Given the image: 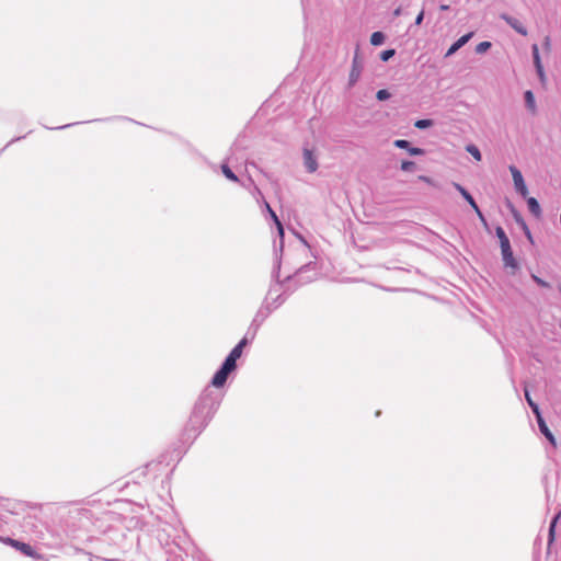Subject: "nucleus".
I'll list each match as a JSON object with an SVG mask.
<instances>
[{
    "instance_id": "72a5a7b5",
    "label": "nucleus",
    "mask_w": 561,
    "mask_h": 561,
    "mask_svg": "<svg viewBox=\"0 0 561 561\" xmlns=\"http://www.w3.org/2000/svg\"><path fill=\"white\" fill-rule=\"evenodd\" d=\"M531 279L542 288H551V285L548 282L543 280L542 278L535 274H531Z\"/></svg>"
},
{
    "instance_id": "c85d7f7f",
    "label": "nucleus",
    "mask_w": 561,
    "mask_h": 561,
    "mask_svg": "<svg viewBox=\"0 0 561 561\" xmlns=\"http://www.w3.org/2000/svg\"><path fill=\"white\" fill-rule=\"evenodd\" d=\"M433 125V121L430 119V118H424V119H417L415 123H414V126L419 129H426L428 127H431Z\"/></svg>"
},
{
    "instance_id": "dca6fc26",
    "label": "nucleus",
    "mask_w": 561,
    "mask_h": 561,
    "mask_svg": "<svg viewBox=\"0 0 561 561\" xmlns=\"http://www.w3.org/2000/svg\"><path fill=\"white\" fill-rule=\"evenodd\" d=\"M453 186L460 193V195L463 197V199L470 205V207L474 210L479 206L477 202L474 201L473 196L470 194V192L463 187L461 184L454 182Z\"/></svg>"
},
{
    "instance_id": "aec40b11",
    "label": "nucleus",
    "mask_w": 561,
    "mask_h": 561,
    "mask_svg": "<svg viewBox=\"0 0 561 561\" xmlns=\"http://www.w3.org/2000/svg\"><path fill=\"white\" fill-rule=\"evenodd\" d=\"M495 234L499 238L500 247L501 248H504L506 245L507 247L511 245L510 239H508V237L506 236V232L504 231V229L501 226H497L495 228Z\"/></svg>"
},
{
    "instance_id": "e433bc0d",
    "label": "nucleus",
    "mask_w": 561,
    "mask_h": 561,
    "mask_svg": "<svg viewBox=\"0 0 561 561\" xmlns=\"http://www.w3.org/2000/svg\"><path fill=\"white\" fill-rule=\"evenodd\" d=\"M242 352L243 351L238 345H234V347L229 352V355L238 360L242 356Z\"/></svg>"
},
{
    "instance_id": "603ef678",
    "label": "nucleus",
    "mask_w": 561,
    "mask_h": 561,
    "mask_svg": "<svg viewBox=\"0 0 561 561\" xmlns=\"http://www.w3.org/2000/svg\"><path fill=\"white\" fill-rule=\"evenodd\" d=\"M255 191L257 192L259 195L262 196V193H261V191L257 187H255Z\"/></svg>"
},
{
    "instance_id": "8fccbe9b",
    "label": "nucleus",
    "mask_w": 561,
    "mask_h": 561,
    "mask_svg": "<svg viewBox=\"0 0 561 561\" xmlns=\"http://www.w3.org/2000/svg\"><path fill=\"white\" fill-rule=\"evenodd\" d=\"M301 1V5L304 8V11L306 10V3H307V0H300Z\"/></svg>"
},
{
    "instance_id": "ea45409f",
    "label": "nucleus",
    "mask_w": 561,
    "mask_h": 561,
    "mask_svg": "<svg viewBox=\"0 0 561 561\" xmlns=\"http://www.w3.org/2000/svg\"><path fill=\"white\" fill-rule=\"evenodd\" d=\"M479 220L481 221V224L484 226V227H488V220L485 218V216L483 215V213L481 211L480 207H478L477 209H474Z\"/></svg>"
},
{
    "instance_id": "393cba45",
    "label": "nucleus",
    "mask_w": 561,
    "mask_h": 561,
    "mask_svg": "<svg viewBox=\"0 0 561 561\" xmlns=\"http://www.w3.org/2000/svg\"><path fill=\"white\" fill-rule=\"evenodd\" d=\"M221 172L222 174L232 182H239V178L237 174L229 168L227 163L221 164Z\"/></svg>"
},
{
    "instance_id": "6ab92c4d",
    "label": "nucleus",
    "mask_w": 561,
    "mask_h": 561,
    "mask_svg": "<svg viewBox=\"0 0 561 561\" xmlns=\"http://www.w3.org/2000/svg\"><path fill=\"white\" fill-rule=\"evenodd\" d=\"M527 206L529 211L536 217L541 216V207L539 202L535 197H526Z\"/></svg>"
},
{
    "instance_id": "c756f323",
    "label": "nucleus",
    "mask_w": 561,
    "mask_h": 561,
    "mask_svg": "<svg viewBox=\"0 0 561 561\" xmlns=\"http://www.w3.org/2000/svg\"><path fill=\"white\" fill-rule=\"evenodd\" d=\"M492 44L488 41L481 42L476 46L477 54H484L491 48Z\"/></svg>"
},
{
    "instance_id": "1a4fd4ad",
    "label": "nucleus",
    "mask_w": 561,
    "mask_h": 561,
    "mask_svg": "<svg viewBox=\"0 0 561 561\" xmlns=\"http://www.w3.org/2000/svg\"><path fill=\"white\" fill-rule=\"evenodd\" d=\"M501 20H503L507 25H510L514 31H516L518 34L526 36L527 35V28L526 26L516 18L507 14L502 13L500 15Z\"/></svg>"
},
{
    "instance_id": "de8ad7c7",
    "label": "nucleus",
    "mask_w": 561,
    "mask_h": 561,
    "mask_svg": "<svg viewBox=\"0 0 561 561\" xmlns=\"http://www.w3.org/2000/svg\"><path fill=\"white\" fill-rule=\"evenodd\" d=\"M449 8H450V7H449L448 4H440V5H439V9H440L442 11H447V10H449Z\"/></svg>"
},
{
    "instance_id": "9b49d317",
    "label": "nucleus",
    "mask_w": 561,
    "mask_h": 561,
    "mask_svg": "<svg viewBox=\"0 0 561 561\" xmlns=\"http://www.w3.org/2000/svg\"><path fill=\"white\" fill-rule=\"evenodd\" d=\"M393 146L399 149H404L409 152V154L417 157L425 154V150L420 147H413L411 142L407 139H397L393 141Z\"/></svg>"
},
{
    "instance_id": "f03ea898",
    "label": "nucleus",
    "mask_w": 561,
    "mask_h": 561,
    "mask_svg": "<svg viewBox=\"0 0 561 561\" xmlns=\"http://www.w3.org/2000/svg\"><path fill=\"white\" fill-rule=\"evenodd\" d=\"M224 393L207 386L196 400L190 419L184 427L185 440H194L205 430L217 412Z\"/></svg>"
},
{
    "instance_id": "cd10ccee",
    "label": "nucleus",
    "mask_w": 561,
    "mask_h": 561,
    "mask_svg": "<svg viewBox=\"0 0 561 561\" xmlns=\"http://www.w3.org/2000/svg\"><path fill=\"white\" fill-rule=\"evenodd\" d=\"M0 510H4L8 513L14 514V505L10 500L0 499Z\"/></svg>"
},
{
    "instance_id": "c03bdc74",
    "label": "nucleus",
    "mask_w": 561,
    "mask_h": 561,
    "mask_svg": "<svg viewBox=\"0 0 561 561\" xmlns=\"http://www.w3.org/2000/svg\"><path fill=\"white\" fill-rule=\"evenodd\" d=\"M78 123H71V124H66V125H62V126H58V127H47L48 129H66V128H69L73 125H77Z\"/></svg>"
},
{
    "instance_id": "09e8293b",
    "label": "nucleus",
    "mask_w": 561,
    "mask_h": 561,
    "mask_svg": "<svg viewBox=\"0 0 561 561\" xmlns=\"http://www.w3.org/2000/svg\"><path fill=\"white\" fill-rule=\"evenodd\" d=\"M75 534H76V529L75 528L67 530V535L68 536H75Z\"/></svg>"
},
{
    "instance_id": "f704fd0d",
    "label": "nucleus",
    "mask_w": 561,
    "mask_h": 561,
    "mask_svg": "<svg viewBox=\"0 0 561 561\" xmlns=\"http://www.w3.org/2000/svg\"><path fill=\"white\" fill-rule=\"evenodd\" d=\"M112 119H121V121H130V122H134L133 119H130V118H128V117H125V116H115V117H106V118H99V119L87 121L85 123H92V122H107V121H112Z\"/></svg>"
},
{
    "instance_id": "a211bd4d",
    "label": "nucleus",
    "mask_w": 561,
    "mask_h": 561,
    "mask_svg": "<svg viewBox=\"0 0 561 561\" xmlns=\"http://www.w3.org/2000/svg\"><path fill=\"white\" fill-rule=\"evenodd\" d=\"M561 517V511H559L551 519L548 531V545L550 546L556 538V527L559 518Z\"/></svg>"
},
{
    "instance_id": "f8f14e48",
    "label": "nucleus",
    "mask_w": 561,
    "mask_h": 561,
    "mask_svg": "<svg viewBox=\"0 0 561 561\" xmlns=\"http://www.w3.org/2000/svg\"><path fill=\"white\" fill-rule=\"evenodd\" d=\"M501 253H502V260L504 262L505 267H510L512 270L518 268V263H517L516 259L514 257L513 250H512L511 245L501 248Z\"/></svg>"
},
{
    "instance_id": "7ed1b4c3",
    "label": "nucleus",
    "mask_w": 561,
    "mask_h": 561,
    "mask_svg": "<svg viewBox=\"0 0 561 561\" xmlns=\"http://www.w3.org/2000/svg\"><path fill=\"white\" fill-rule=\"evenodd\" d=\"M273 293H274V286L270 285L268 291H267L264 300L262 301L260 308L257 309V311L255 312V314L252 319V320H254V322L259 323L260 325H262L264 323V321L272 314V312L275 311V309L272 306L273 304H270V296Z\"/></svg>"
},
{
    "instance_id": "6e6552de",
    "label": "nucleus",
    "mask_w": 561,
    "mask_h": 561,
    "mask_svg": "<svg viewBox=\"0 0 561 561\" xmlns=\"http://www.w3.org/2000/svg\"><path fill=\"white\" fill-rule=\"evenodd\" d=\"M362 71H363V66H362L360 61L358 60L357 55H355V57L353 58L352 68H351L350 75H348L347 85L350 89L353 88L357 83V81L360 78Z\"/></svg>"
},
{
    "instance_id": "423d86ee",
    "label": "nucleus",
    "mask_w": 561,
    "mask_h": 561,
    "mask_svg": "<svg viewBox=\"0 0 561 561\" xmlns=\"http://www.w3.org/2000/svg\"><path fill=\"white\" fill-rule=\"evenodd\" d=\"M264 206H265L267 213L270 214L271 218L275 222L277 232H278V237H279V245L276 247V244H275L274 250L276 249L278 251V254L282 255L283 249H284V237H285L284 227H283L279 218L277 217L276 213L272 209V207L270 206V204L266 201H264Z\"/></svg>"
},
{
    "instance_id": "58836bf2",
    "label": "nucleus",
    "mask_w": 561,
    "mask_h": 561,
    "mask_svg": "<svg viewBox=\"0 0 561 561\" xmlns=\"http://www.w3.org/2000/svg\"><path fill=\"white\" fill-rule=\"evenodd\" d=\"M80 515V511L69 512L68 515L64 518V520L65 523H68L70 519L76 520Z\"/></svg>"
},
{
    "instance_id": "bb28decb",
    "label": "nucleus",
    "mask_w": 561,
    "mask_h": 561,
    "mask_svg": "<svg viewBox=\"0 0 561 561\" xmlns=\"http://www.w3.org/2000/svg\"><path fill=\"white\" fill-rule=\"evenodd\" d=\"M237 359L233 358L232 356H230L229 354L226 356V358L224 359V362L221 363V365L232 369L233 371L237 370L238 368V364H237Z\"/></svg>"
},
{
    "instance_id": "49530a36",
    "label": "nucleus",
    "mask_w": 561,
    "mask_h": 561,
    "mask_svg": "<svg viewBox=\"0 0 561 561\" xmlns=\"http://www.w3.org/2000/svg\"><path fill=\"white\" fill-rule=\"evenodd\" d=\"M419 179L426 183H432V179L426 175H420Z\"/></svg>"
},
{
    "instance_id": "412c9836",
    "label": "nucleus",
    "mask_w": 561,
    "mask_h": 561,
    "mask_svg": "<svg viewBox=\"0 0 561 561\" xmlns=\"http://www.w3.org/2000/svg\"><path fill=\"white\" fill-rule=\"evenodd\" d=\"M260 328H261V325L259 323L254 322V320H252L244 336L249 337L253 342Z\"/></svg>"
},
{
    "instance_id": "864d4df0",
    "label": "nucleus",
    "mask_w": 561,
    "mask_h": 561,
    "mask_svg": "<svg viewBox=\"0 0 561 561\" xmlns=\"http://www.w3.org/2000/svg\"><path fill=\"white\" fill-rule=\"evenodd\" d=\"M301 240H302L304 244H306L307 247H309V245H308V243H307V241H306L305 239H302V238H301Z\"/></svg>"
},
{
    "instance_id": "39448f33",
    "label": "nucleus",
    "mask_w": 561,
    "mask_h": 561,
    "mask_svg": "<svg viewBox=\"0 0 561 561\" xmlns=\"http://www.w3.org/2000/svg\"><path fill=\"white\" fill-rule=\"evenodd\" d=\"M510 171L513 178L514 186L516 192L524 198L528 195V188L526 186L522 172L515 167L510 165Z\"/></svg>"
},
{
    "instance_id": "4c0bfd02",
    "label": "nucleus",
    "mask_w": 561,
    "mask_h": 561,
    "mask_svg": "<svg viewBox=\"0 0 561 561\" xmlns=\"http://www.w3.org/2000/svg\"><path fill=\"white\" fill-rule=\"evenodd\" d=\"M536 72L538 75V78L540 80V83L542 85H546V82H547V77H546V72H545V69L543 67L542 68H539V69H536Z\"/></svg>"
},
{
    "instance_id": "ddd939ff",
    "label": "nucleus",
    "mask_w": 561,
    "mask_h": 561,
    "mask_svg": "<svg viewBox=\"0 0 561 561\" xmlns=\"http://www.w3.org/2000/svg\"><path fill=\"white\" fill-rule=\"evenodd\" d=\"M304 165L309 173H313L318 169V161L316 156L313 154V151L305 148L304 149Z\"/></svg>"
},
{
    "instance_id": "a18cd8bd",
    "label": "nucleus",
    "mask_w": 561,
    "mask_h": 561,
    "mask_svg": "<svg viewBox=\"0 0 561 561\" xmlns=\"http://www.w3.org/2000/svg\"><path fill=\"white\" fill-rule=\"evenodd\" d=\"M392 14H393V16H400L402 14L401 7H398L397 9H394Z\"/></svg>"
},
{
    "instance_id": "20e7f679",
    "label": "nucleus",
    "mask_w": 561,
    "mask_h": 561,
    "mask_svg": "<svg viewBox=\"0 0 561 561\" xmlns=\"http://www.w3.org/2000/svg\"><path fill=\"white\" fill-rule=\"evenodd\" d=\"M0 541L19 550L22 554L33 558V559H39V554L35 551V549L23 541L13 539L11 537H0Z\"/></svg>"
},
{
    "instance_id": "b1692460",
    "label": "nucleus",
    "mask_w": 561,
    "mask_h": 561,
    "mask_svg": "<svg viewBox=\"0 0 561 561\" xmlns=\"http://www.w3.org/2000/svg\"><path fill=\"white\" fill-rule=\"evenodd\" d=\"M531 54H533V60H534L535 69L542 68L543 66H542V62H541V58H540V54H539V48H538L537 44H534L531 46Z\"/></svg>"
},
{
    "instance_id": "7c9ffc66",
    "label": "nucleus",
    "mask_w": 561,
    "mask_h": 561,
    "mask_svg": "<svg viewBox=\"0 0 561 561\" xmlns=\"http://www.w3.org/2000/svg\"><path fill=\"white\" fill-rule=\"evenodd\" d=\"M400 169L404 172H412L415 169V162L411 160H403L401 162Z\"/></svg>"
},
{
    "instance_id": "f3484780",
    "label": "nucleus",
    "mask_w": 561,
    "mask_h": 561,
    "mask_svg": "<svg viewBox=\"0 0 561 561\" xmlns=\"http://www.w3.org/2000/svg\"><path fill=\"white\" fill-rule=\"evenodd\" d=\"M524 100H525V105H526L527 110L530 113L535 114L537 112V105H536L535 95L531 90H527L524 92Z\"/></svg>"
},
{
    "instance_id": "3c124183",
    "label": "nucleus",
    "mask_w": 561,
    "mask_h": 561,
    "mask_svg": "<svg viewBox=\"0 0 561 561\" xmlns=\"http://www.w3.org/2000/svg\"><path fill=\"white\" fill-rule=\"evenodd\" d=\"M545 44H546L547 46H549V45H550V38H549V37H546V42H545Z\"/></svg>"
},
{
    "instance_id": "4468645a",
    "label": "nucleus",
    "mask_w": 561,
    "mask_h": 561,
    "mask_svg": "<svg viewBox=\"0 0 561 561\" xmlns=\"http://www.w3.org/2000/svg\"><path fill=\"white\" fill-rule=\"evenodd\" d=\"M536 420H537V423H538V427H539V431L540 433L549 440V443L553 446V447H557V440H556V437L554 435L552 434V432L549 430L542 414L540 413L539 416H536Z\"/></svg>"
},
{
    "instance_id": "a19ab883",
    "label": "nucleus",
    "mask_w": 561,
    "mask_h": 561,
    "mask_svg": "<svg viewBox=\"0 0 561 561\" xmlns=\"http://www.w3.org/2000/svg\"><path fill=\"white\" fill-rule=\"evenodd\" d=\"M251 343L252 341L249 337L243 336L236 345H238L243 351V348Z\"/></svg>"
},
{
    "instance_id": "a878e982",
    "label": "nucleus",
    "mask_w": 561,
    "mask_h": 561,
    "mask_svg": "<svg viewBox=\"0 0 561 561\" xmlns=\"http://www.w3.org/2000/svg\"><path fill=\"white\" fill-rule=\"evenodd\" d=\"M467 152H469L477 161L482 159L481 151L476 145H468L466 147Z\"/></svg>"
},
{
    "instance_id": "0eeeda50",
    "label": "nucleus",
    "mask_w": 561,
    "mask_h": 561,
    "mask_svg": "<svg viewBox=\"0 0 561 561\" xmlns=\"http://www.w3.org/2000/svg\"><path fill=\"white\" fill-rule=\"evenodd\" d=\"M233 370L224 366V365H220L219 368L216 370V373L214 374L211 380H210V388L214 387V388H222L228 378H229V375L232 374Z\"/></svg>"
},
{
    "instance_id": "5701e85b",
    "label": "nucleus",
    "mask_w": 561,
    "mask_h": 561,
    "mask_svg": "<svg viewBox=\"0 0 561 561\" xmlns=\"http://www.w3.org/2000/svg\"><path fill=\"white\" fill-rule=\"evenodd\" d=\"M525 399L529 405V408L531 409L533 413L535 414V416H539V414L541 413L540 411V408L539 405L531 399L530 397V393L527 389H525Z\"/></svg>"
},
{
    "instance_id": "79ce46f5",
    "label": "nucleus",
    "mask_w": 561,
    "mask_h": 561,
    "mask_svg": "<svg viewBox=\"0 0 561 561\" xmlns=\"http://www.w3.org/2000/svg\"><path fill=\"white\" fill-rule=\"evenodd\" d=\"M423 20H424V10H421V12L415 18L414 25H416V26L421 25Z\"/></svg>"
},
{
    "instance_id": "473e14b6",
    "label": "nucleus",
    "mask_w": 561,
    "mask_h": 561,
    "mask_svg": "<svg viewBox=\"0 0 561 561\" xmlns=\"http://www.w3.org/2000/svg\"><path fill=\"white\" fill-rule=\"evenodd\" d=\"M390 96H391V93L387 89H380L376 93V98L378 101L389 100Z\"/></svg>"
},
{
    "instance_id": "37998d69",
    "label": "nucleus",
    "mask_w": 561,
    "mask_h": 561,
    "mask_svg": "<svg viewBox=\"0 0 561 561\" xmlns=\"http://www.w3.org/2000/svg\"><path fill=\"white\" fill-rule=\"evenodd\" d=\"M25 138V136H20V137H14L12 138L5 146L3 149L8 148L9 146H11L12 144L16 142V141H20L21 139Z\"/></svg>"
},
{
    "instance_id": "2f4dec72",
    "label": "nucleus",
    "mask_w": 561,
    "mask_h": 561,
    "mask_svg": "<svg viewBox=\"0 0 561 561\" xmlns=\"http://www.w3.org/2000/svg\"><path fill=\"white\" fill-rule=\"evenodd\" d=\"M394 55H396V49H393V48H389V49H386V50L381 51V54H380V59H381L382 61H388V60H390Z\"/></svg>"
},
{
    "instance_id": "c9c22d12",
    "label": "nucleus",
    "mask_w": 561,
    "mask_h": 561,
    "mask_svg": "<svg viewBox=\"0 0 561 561\" xmlns=\"http://www.w3.org/2000/svg\"><path fill=\"white\" fill-rule=\"evenodd\" d=\"M242 352L243 351L238 345H234V347L229 352V355L238 360L242 356Z\"/></svg>"
},
{
    "instance_id": "2eb2a0df",
    "label": "nucleus",
    "mask_w": 561,
    "mask_h": 561,
    "mask_svg": "<svg viewBox=\"0 0 561 561\" xmlns=\"http://www.w3.org/2000/svg\"><path fill=\"white\" fill-rule=\"evenodd\" d=\"M473 36L472 32H469L462 36H460L456 42H454L450 47L447 49L445 57L453 56L457 50H459L462 46H465Z\"/></svg>"
},
{
    "instance_id": "9d476101",
    "label": "nucleus",
    "mask_w": 561,
    "mask_h": 561,
    "mask_svg": "<svg viewBox=\"0 0 561 561\" xmlns=\"http://www.w3.org/2000/svg\"><path fill=\"white\" fill-rule=\"evenodd\" d=\"M508 206L511 208V211H512V215H513V218H514L515 222L523 230V232L526 236V238L530 242H533V236H531L530 229H529L528 225L526 224L525 219L523 218L522 214L511 203L508 204Z\"/></svg>"
},
{
    "instance_id": "f257e3e1",
    "label": "nucleus",
    "mask_w": 561,
    "mask_h": 561,
    "mask_svg": "<svg viewBox=\"0 0 561 561\" xmlns=\"http://www.w3.org/2000/svg\"><path fill=\"white\" fill-rule=\"evenodd\" d=\"M280 267H282V255L275 249L274 266L272 271V284L274 291H277L280 287L284 288L283 293L277 294L276 297L270 296V304H273V308L278 309L288 296L293 294L299 286L309 284L317 279L319 275V267L317 262H309L300 266L293 275L286 276L280 279Z\"/></svg>"
},
{
    "instance_id": "4be33fe9",
    "label": "nucleus",
    "mask_w": 561,
    "mask_h": 561,
    "mask_svg": "<svg viewBox=\"0 0 561 561\" xmlns=\"http://www.w3.org/2000/svg\"><path fill=\"white\" fill-rule=\"evenodd\" d=\"M385 41L386 35L380 31H376L370 35V44L373 46H380L385 43Z\"/></svg>"
}]
</instances>
